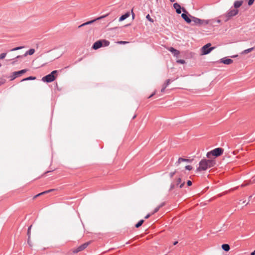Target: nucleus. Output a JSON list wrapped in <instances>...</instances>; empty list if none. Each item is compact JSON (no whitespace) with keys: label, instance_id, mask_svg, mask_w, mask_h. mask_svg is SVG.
<instances>
[{"label":"nucleus","instance_id":"1","mask_svg":"<svg viewBox=\"0 0 255 255\" xmlns=\"http://www.w3.org/2000/svg\"><path fill=\"white\" fill-rule=\"evenodd\" d=\"M224 150V149L221 147L216 148L208 152L206 156L208 158H211V156H213L215 157H219L223 154Z\"/></svg>","mask_w":255,"mask_h":255},{"label":"nucleus","instance_id":"2","mask_svg":"<svg viewBox=\"0 0 255 255\" xmlns=\"http://www.w3.org/2000/svg\"><path fill=\"white\" fill-rule=\"evenodd\" d=\"M58 73L57 70L52 71L50 74L44 76L42 80L44 82L50 83L54 81L56 77V74Z\"/></svg>","mask_w":255,"mask_h":255},{"label":"nucleus","instance_id":"3","mask_svg":"<svg viewBox=\"0 0 255 255\" xmlns=\"http://www.w3.org/2000/svg\"><path fill=\"white\" fill-rule=\"evenodd\" d=\"M215 48V47H211V43H208L201 48V54L202 55H207Z\"/></svg>","mask_w":255,"mask_h":255},{"label":"nucleus","instance_id":"4","mask_svg":"<svg viewBox=\"0 0 255 255\" xmlns=\"http://www.w3.org/2000/svg\"><path fill=\"white\" fill-rule=\"evenodd\" d=\"M199 167L196 169L197 172L204 171L210 168L209 167H208V163H207L206 159H202L199 162Z\"/></svg>","mask_w":255,"mask_h":255},{"label":"nucleus","instance_id":"5","mask_svg":"<svg viewBox=\"0 0 255 255\" xmlns=\"http://www.w3.org/2000/svg\"><path fill=\"white\" fill-rule=\"evenodd\" d=\"M192 21L194 22L195 24L201 26L202 25H207L210 22V20L201 19L199 18L192 16Z\"/></svg>","mask_w":255,"mask_h":255},{"label":"nucleus","instance_id":"6","mask_svg":"<svg viewBox=\"0 0 255 255\" xmlns=\"http://www.w3.org/2000/svg\"><path fill=\"white\" fill-rule=\"evenodd\" d=\"M183 13L181 14L182 18L187 23H190L192 21V15H191L184 7H182Z\"/></svg>","mask_w":255,"mask_h":255},{"label":"nucleus","instance_id":"7","mask_svg":"<svg viewBox=\"0 0 255 255\" xmlns=\"http://www.w3.org/2000/svg\"><path fill=\"white\" fill-rule=\"evenodd\" d=\"M28 70L27 69H22L20 71L13 72L12 73L11 75L10 76V80H13L16 77L20 76L21 74L25 73Z\"/></svg>","mask_w":255,"mask_h":255},{"label":"nucleus","instance_id":"8","mask_svg":"<svg viewBox=\"0 0 255 255\" xmlns=\"http://www.w3.org/2000/svg\"><path fill=\"white\" fill-rule=\"evenodd\" d=\"M239 10L237 9H233L230 10L227 13H226V17L227 18L225 19V21H227L229 20V19L234 16L236 15L238 13Z\"/></svg>","mask_w":255,"mask_h":255},{"label":"nucleus","instance_id":"9","mask_svg":"<svg viewBox=\"0 0 255 255\" xmlns=\"http://www.w3.org/2000/svg\"><path fill=\"white\" fill-rule=\"evenodd\" d=\"M90 242H86L81 246H79L77 249L74 250L73 251V253L74 254H77L79 252L82 251L85 249H86L88 246L89 245Z\"/></svg>","mask_w":255,"mask_h":255},{"label":"nucleus","instance_id":"10","mask_svg":"<svg viewBox=\"0 0 255 255\" xmlns=\"http://www.w3.org/2000/svg\"><path fill=\"white\" fill-rule=\"evenodd\" d=\"M219 62L226 65H230L233 62V60L231 59L228 58L227 57H225L221 59Z\"/></svg>","mask_w":255,"mask_h":255},{"label":"nucleus","instance_id":"11","mask_svg":"<svg viewBox=\"0 0 255 255\" xmlns=\"http://www.w3.org/2000/svg\"><path fill=\"white\" fill-rule=\"evenodd\" d=\"M193 159L184 158L182 157H179L177 161L175 163V165L176 166H179L181 162H187L188 163H191L193 161Z\"/></svg>","mask_w":255,"mask_h":255},{"label":"nucleus","instance_id":"12","mask_svg":"<svg viewBox=\"0 0 255 255\" xmlns=\"http://www.w3.org/2000/svg\"><path fill=\"white\" fill-rule=\"evenodd\" d=\"M103 45L102 43V39L96 41L92 45V48L95 50L98 49L99 48L102 47Z\"/></svg>","mask_w":255,"mask_h":255},{"label":"nucleus","instance_id":"13","mask_svg":"<svg viewBox=\"0 0 255 255\" xmlns=\"http://www.w3.org/2000/svg\"><path fill=\"white\" fill-rule=\"evenodd\" d=\"M168 50L172 53L174 56L178 57L180 54V51L172 47H170L167 48Z\"/></svg>","mask_w":255,"mask_h":255},{"label":"nucleus","instance_id":"14","mask_svg":"<svg viewBox=\"0 0 255 255\" xmlns=\"http://www.w3.org/2000/svg\"><path fill=\"white\" fill-rule=\"evenodd\" d=\"M35 52V49L33 48H31L28 51H27L25 54L23 55H18L16 57V58H20L26 56L27 55H31L34 54Z\"/></svg>","mask_w":255,"mask_h":255},{"label":"nucleus","instance_id":"15","mask_svg":"<svg viewBox=\"0 0 255 255\" xmlns=\"http://www.w3.org/2000/svg\"><path fill=\"white\" fill-rule=\"evenodd\" d=\"M173 7L176 9V12L177 14H180L181 13L182 7H181L179 3L177 2L174 3L173 4Z\"/></svg>","mask_w":255,"mask_h":255},{"label":"nucleus","instance_id":"16","mask_svg":"<svg viewBox=\"0 0 255 255\" xmlns=\"http://www.w3.org/2000/svg\"><path fill=\"white\" fill-rule=\"evenodd\" d=\"M207 163H208V167L209 168H211L214 167L216 164V161L215 159H206Z\"/></svg>","mask_w":255,"mask_h":255},{"label":"nucleus","instance_id":"17","mask_svg":"<svg viewBox=\"0 0 255 255\" xmlns=\"http://www.w3.org/2000/svg\"><path fill=\"white\" fill-rule=\"evenodd\" d=\"M109 15V13L108 14H106L105 15H102V16H101L95 19H93V20H90V21H88L87 22H86V24L87 25H88V24H92L94 22H95V21L97 20H100V19H101L103 18H105L106 17V16H107L108 15Z\"/></svg>","mask_w":255,"mask_h":255},{"label":"nucleus","instance_id":"18","mask_svg":"<svg viewBox=\"0 0 255 255\" xmlns=\"http://www.w3.org/2000/svg\"><path fill=\"white\" fill-rule=\"evenodd\" d=\"M129 15H130V12L129 11H128L126 13H125L124 14H123L122 15H121L120 17L119 21H122L124 20L125 19H126V18H127L129 16Z\"/></svg>","mask_w":255,"mask_h":255},{"label":"nucleus","instance_id":"19","mask_svg":"<svg viewBox=\"0 0 255 255\" xmlns=\"http://www.w3.org/2000/svg\"><path fill=\"white\" fill-rule=\"evenodd\" d=\"M243 0H237L235 1L234 3V6L235 8H238L240 7L243 4Z\"/></svg>","mask_w":255,"mask_h":255},{"label":"nucleus","instance_id":"20","mask_svg":"<svg viewBox=\"0 0 255 255\" xmlns=\"http://www.w3.org/2000/svg\"><path fill=\"white\" fill-rule=\"evenodd\" d=\"M222 248L224 251L226 252H228L230 249V246L227 244H223L222 245Z\"/></svg>","mask_w":255,"mask_h":255},{"label":"nucleus","instance_id":"21","mask_svg":"<svg viewBox=\"0 0 255 255\" xmlns=\"http://www.w3.org/2000/svg\"><path fill=\"white\" fill-rule=\"evenodd\" d=\"M255 49L254 47H252V48H248L247 49H246L244 51H243L242 52H241V54L242 55H244V54H248L251 52H252V51L254 50V49Z\"/></svg>","mask_w":255,"mask_h":255},{"label":"nucleus","instance_id":"22","mask_svg":"<svg viewBox=\"0 0 255 255\" xmlns=\"http://www.w3.org/2000/svg\"><path fill=\"white\" fill-rule=\"evenodd\" d=\"M210 21L211 22V24L212 25H213V26H217V25H216L215 24V23H220L221 22V21L220 19H217V20L212 19V20H210Z\"/></svg>","mask_w":255,"mask_h":255},{"label":"nucleus","instance_id":"23","mask_svg":"<svg viewBox=\"0 0 255 255\" xmlns=\"http://www.w3.org/2000/svg\"><path fill=\"white\" fill-rule=\"evenodd\" d=\"M103 47L108 46L110 44V41L106 39H102Z\"/></svg>","mask_w":255,"mask_h":255},{"label":"nucleus","instance_id":"24","mask_svg":"<svg viewBox=\"0 0 255 255\" xmlns=\"http://www.w3.org/2000/svg\"><path fill=\"white\" fill-rule=\"evenodd\" d=\"M36 77L29 76V77H28L27 78L22 79L21 81L22 82V81H28V80H33L36 79Z\"/></svg>","mask_w":255,"mask_h":255},{"label":"nucleus","instance_id":"25","mask_svg":"<svg viewBox=\"0 0 255 255\" xmlns=\"http://www.w3.org/2000/svg\"><path fill=\"white\" fill-rule=\"evenodd\" d=\"M144 221L143 220H139L135 225V227L136 228H138L140 227L142 224L144 223Z\"/></svg>","mask_w":255,"mask_h":255},{"label":"nucleus","instance_id":"26","mask_svg":"<svg viewBox=\"0 0 255 255\" xmlns=\"http://www.w3.org/2000/svg\"><path fill=\"white\" fill-rule=\"evenodd\" d=\"M170 83V80L167 79L165 81L164 83L162 85V86L166 88Z\"/></svg>","mask_w":255,"mask_h":255},{"label":"nucleus","instance_id":"27","mask_svg":"<svg viewBox=\"0 0 255 255\" xmlns=\"http://www.w3.org/2000/svg\"><path fill=\"white\" fill-rule=\"evenodd\" d=\"M146 18L150 22H154V20L150 17V15L149 14H148L147 15H146Z\"/></svg>","mask_w":255,"mask_h":255},{"label":"nucleus","instance_id":"28","mask_svg":"<svg viewBox=\"0 0 255 255\" xmlns=\"http://www.w3.org/2000/svg\"><path fill=\"white\" fill-rule=\"evenodd\" d=\"M31 227H32V225H30L28 228V229H27V235L28 237H29V238H30V231H31Z\"/></svg>","mask_w":255,"mask_h":255},{"label":"nucleus","instance_id":"29","mask_svg":"<svg viewBox=\"0 0 255 255\" xmlns=\"http://www.w3.org/2000/svg\"><path fill=\"white\" fill-rule=\"evenodd\" d=\"M22 48H23L22 46L16 47H15L14 48L10 49V51H14L22 49Z\"/></svg>","mask_w":255,"mask_h":255},{"label":"nucleus","instance_id":"30","mask_svg":"<svg viewBox=\"0 0 255 255\" xmlns=\"http://www.w3.org/2000/svg\"><path fill=\"white\" fill-rule=\"evenodd\" d=\"M176 62L178 63H179V64H184L185 63V61L183 59H179V60H177L176 61Z\"/></svg>","mask_w":255,"mask_h":255},{"label":"nucleus","instance_id":"31","mask_svg":"<svg viewBox=\"0 0 255 255\" xmlns=\"http://www.w3.org/2000/svg\"><path fill=\"white\" fill-rule=\"evenodd\" d=\"M6 53H2L0 54V59H4L6 56Z\"/></svg>","mask_w":255,"mask_h":255},{"label":"nucleus","instance_id":"32","mask_svg":"<svg viewBox=\"0 0 255 255\" xmlns=\"http://www.w3.org/2000/svg\"><path fill=\"white\" fill-rule=\"evenodd\" d=\"M159 209H160L159 207L158 206H157V207H156V208L154 209V211H153V212L151 213V214H152V215H153V214H155V213H157V212L159 211Z\"/></svg>","mask_w":255,"mask_h":255},{"label":"nucleus","instance_id":"33","mask_svg":"<svg viewBox=\"0 0 255 255\" xmlns=\"http://www.w3.org/2000/svg\"><path fill=\"white\" fill-rule=\"evenodd\" d=\"M181 177L178 178L176 180V186L179 185L180 184V183H181Z\"/></svg>","mask_w":255,"mask_h":255},{"label":"nucleus","instance_id":"34","mask_svg":"<svg viewBox=\"0 0 255 255\" xmlns=\"http://www.w3.org/2000/svg\"><path fill=\"white\" fill-rule=\"evenodd\" d=\"M176 173V171H174V172H171L169 173V177L170 178H172L173 176L175 174V173Z\"/></svg>","mask_w":255,"mask_h":255},{"label":"nucleus","instance_id":"35","mask_svg":"<svg viewBox=\"0 0 255 255\" xmlns=\"http://www.w3.org/2000/svg\"><path fill=\"white\" fill-rule=\"evenodd\" d=\"M117 43L120 44H125L128 43V42L125 41H119L117 42Z\"/></svg>","mask_w":255,"mask_h":255},{"label":"nucleus","instance_id":"36","mask_svg":"<svg viewBox=\"0 0 255 255\" xmlns=\"http://www.w3.org/2000/svg\"><path fill=\"white\" fill-rule=\"evenodd\" d=\"M27 244H28L29 247H31L32 246V243H31V242L30 241V238H29V237H28V239H27Z\"/></svg>","mask_w":255,"mask_h":255},{"label":"nucleus","instance_id":"37","mask_svg":"<svg viewBox=\"0 0 255 255\" xmlns=\"http://www.w3.org/2000/svg\"><path fill=\"white\" fill-rule=\"evenodd\" d=\"M255 1V0H249L248 2V4L249 6L252 5Z\"/></svg>","mask_w":255,"mask_h":255},{"label":"nucleus","instance_id":"38","mask_svg":"<svg viewBox=\"0 0 255 255\" xmlns=\"http://www.w3.org/2000/svg\"><path fill=\"white\" fill-rule=\"evenodd\" d=\"M185 168L188 170H191L192 169V167L191 165H186L185 167Z\"/></svg>","mask_w":255,"mask_h":255},{"label":"nucleus","instance_id":"39","mask_svg":"<svg viewBox=\"0 0 255 255\" xmlns=\"http://www.w3.org/2000/svg\"><path fill=\"white\" fill-rule=\"evenodd\" d=\"M175 188V185L173 183L171 184L169 191H171Z\"/></svg>","mask_w":255,"mask_h":255},{"label":"nucleus","instance_id":"40","mask_svg":"<svg viewBox=\"0 0 255 255\" xmlns=\"http://www.w3.org/2000/svg\"><path fill=\"white\" fill-rule=\"evenodd\" d=\"M187 185L188 186H190L192 185V182L191 180H188L187 181Z\"/></svg>","mask_w":255,"mask_h":255},{"label":"nucleus","instance_id":"41","mask_svg":"<svg viewBox=\"0 0 255 255\" xmlns=\"http://www.w3.org/2000/svg\"><path fill=\"white\" fill-rule=\"evenodd\" d=\"M17 58H16L15 57L12 59L13 61L11 62L12 65H14L15 64V63L17 62Z\"/></svg>","mask_w":255,"mask_h":255},{"label":"nucleus","instance_id":"42","mask_svg":"<svg viewBox=\"0 0 255 255\" xmlns=\"http://www.w3.org/2000/svg\"><path fill=\"white\" fill-rule=\"evenodd\" d=\"M184 185H185V182H183V183H181V184L179 185V188H183V187H184Z\"/></svg>","mask_w":255,"mask_h":255},{"label":"nucleus","instance_id":"43","mask_svg":"<svg viewBox=\"0 0 255 255\" xmlns=\"http://www.w3.org/2000/svg\"><path fill=\"white\" fill-rule=\"evenodd\" d=\"M165 205V203L164 202H163L161 204H160L158 207H159V208H161V207H162L163 206H164Z\"/></svg>","mask_w":255,"mask_h":255},{"label":"nucleus","instance_id":"44","mask_svg":"<svg viewBox=\"0 0 255 255\" xmlns=\"http://www.w3.org/2000/svg\"><path fill=\"white\" fill-rule=\"evenodd\" d=\"M85 25H87V24H86V22H85V23H83V24H81L80 25H79V26H78V28H80V27H82V26H85Z\"/></svg>","mask_w":255,"mask_h":255},{"label":"nucleus","instance_id":"45","mask_svg":"<svg viewBox=\"0 0 255 255\" xmlns=\"http://www.w3.org/2000/svg\"><path fill=\"white\" fill-rule=\"evenodd\" d=\"M166 88L162 86L161 89V92L163 93L164 92Z\"/></svg>","mask_w":255,"mask_h":255},{"label":"nucleus","instance_id":"46","mask_svg":"<svg viewBox=\"0 0 255 255\" xmlns=\"http://www.w3.org/2000/svg\"><path fill=\"white\" fill-rule=\"evenodd\" d=\"M151 215V214H148L144 217V218L148 219Z\"/></svg>","mask_w":255,"mask_h":255},{"label":"nucleus","instance_id":"47","mask_svg":"<svg viewBox=\"0 0 255 255\" xmlns=\"http://www.w3.org/2000/svg\"><path fill=\"white\" fill-rule=\"evenodd\" d=\"M131 14H132V18L133 19L134 18L135 14H134V12H133V9H131Z\"/></svg>","mask_w":255,"mask_h":255},{"label":"nucleus","instance_id":"48","mask_svg":"<svg viewBox=\"0 0 255 255\" xmlns=\"http://www.w3.org/2000/svg\"><path fill=\"white\" fill-rule=\"evenodd\" d=\"M50 193V191H49V190L43 192V194H46V193Z\"/></svg>","mask_w":255,"mask_h":255},{"label":"nucleus","instance_id":"49","mask_svg":"<svg viewBox=\"0 0 255 255\" xmlns=\"http://www.w3.org/2000/svg\"><path fill=\"white\" fill-rule=\"evenodd\" d=\"M155 94V91L148 98H151V97H152L153 95H154Z\"/></svg>","mask_w":255,"mask_h":255},{"label":"nucleus","instance_id":"50","mask_svg":"<svg viewBox=\"0 0 255 255\" xmlns=\"http://www.w3.org/2000/svg\"><path fill=\"white\" fill-rule=\"evenodd\" d=\"M238 56V55H235L231 56V58H235V57H237Z\"/></svg>","mask_w":255,"mask_h":255},{"label":"nucleus","instance_id":"51","mask_svg":"<svg viewBox=\"0 0 255 255\" xmlns=\"http://www.w3.org/2000/svg\"><path fill=\"white\" fill-rule=\"evenodd\" d=\"M178 244V241H175L174 243H173V245L175 246V245H176L177 244Z\"/></svg>","mask_w":255,"mask_h":255},{"label":"nucleus","instance_id":"52","mask_svg":"<svg viewBox=\"0 0 255 255\" xmlns=\"http://www.w3.org/2000/svg\"><path fill=\"white\" fill-rule=\"evenodd\" d=\"M251 255H255V250L251 253Z\"/></svg>","mask_w":255,"mask_h":255},{"label":"nucleus","instance_id":"53","mask_svg":"<svg viewBox=\"0 0 255 255\" xmlns=\"http://www.w3.org/2000/svg\"><path fill=\"white\" fill-rule=\"evenodd\" d=\"M55 190H56L55 189H51L49 190V191H50V192L55 191Z\"/></svg>","mask_w":255,"mask_h":255},{"label":"nucleus","instance_id":"54","mask_svg":"<svg viewBox=\"0 0 255 255\" xmlns=\"http://www.w3.org/2000/svg\"><path fill=\"white\" fill-rule=\"evenodd\" d=\"M38 195H39V196H40V195H43V192H41V193H40L38 194Z\"/></svg>","mask_w":255,"mask_h":255},{"label":"nucleus","instance_id":"55","mask_svg":"<svg viewBox=\"0 0 255 255\" xmlns=\"http://www.w3.org/2000/svg\"><path fill=\"white\" fill-rule=\"evenodd\" d=\"M38 196H39V195L37 194V195H36L34 197V198H37V197H38Z\"/></svg>","mask_w":255,"mask_h":255},{"label":"nucleus","instance_id":"56","mask_svg":"<svg viewBox=\"0 0 255 255\" xmlns=\"http://www.w3.org/2000/svg\"><path fill=\"white\" fill-rule=\"evenodd\" d=\"M175 0H170V1L171 2H174V1H175Z\"/></svg>","mask_w":255,"mask_h":255},{"label":"nucleus","instance_id":"57","mask_svg":"<svg viewBox=\"0 0 255 255\" xmlns=\"http://www.w3.org/2000/svg\"><path fill=\"white\" fill-rule=\"evenodd\" d=\"M135 117H136V115H134V116L133 117L132 119H134Z\"/></svg>","mask_w":255,"mask_h":255},{"label":"nucleus","instance_id":"58","mask_svg":"<svg viewBox=\"0 0 255 255\" xmlns=\"http://www.w3.org/2000/svg\"><path fill=\"white\" fill-rule=\"evenodd\" d=\"M51 172V171H48L47 172H46V173H48V172Z\"/></svg>","mask_w":255,"mask_h":255}]
</instances>
